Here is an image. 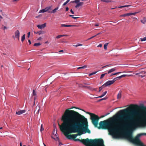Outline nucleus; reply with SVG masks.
<instances>
[{"label": "nucleus", "mask_w": 146, "mask_h": 146, "mask_svg": "<svg viewBox=\"0 0 146 146\" xmlns=\"http://www.w3.org/2000/svg\"><path fill=\"white\" fill-rule=\"evenodd\" d=\"M70 110L67 109L62 116L61 125L58 124L60 130L67 138L73 139L84 133H90L87 119L78 112Z\"/></svg>", "instance_id": "f257e3e1"}, {"label": "nucleus", "mask_w": 146, "mask_h": 146, "mask_svg": "<svg viewBox=\"0 0 146 146\" xmlns=\"http://www.w3.org/2000/svg\"><path fill=\"white\" fill-rule=\"evenodd\" d=\"M135 109L142 110V115L146 119V107L143 106H139L137 105L131 104L129 107L119 111L121 115L119 116L124 122L129 123L127 125L131 127L136 126L134 120L138 114V112L137 110Z\"/></svg>", "instance_id": "f03ea898"}, {"label": "nucleus", "mask_w": 146, "mask_h": 146, "mask_svg": "<svg viewBox=\"0 0 146 146\" xmlns=\"http://www.w3.org/2000/svg\"><path fill=\"white\" fill-rule=\"evenodd\" d=\"M119 111L115 115H114L113 117H110L106 120H104L103 121H101V128L102 129H106L108 130L109 131L110 133H113L114 131L117 130V129L115 127L116 125H119V124H116L115 121L117 119H119L120 121L123 123V124L121 125V127H123L127 128L129 129L127 133L125 135L126 137H127V135L129 133V131H130L131 132V135H132V130L133 129H135L138 125V122L135 121V119L134 121L136 123V126L133 127H131L128 125L127 124L129 123L125 122L123 121L119 116V115H121L119 111Z\"/></svg>", "instance_id": "7ed1b4c3"}, {"label": "nucleus", "mask_w": 146, "mask_h": 146, "mask_svg": "<svg viewBox=\"0 0 146 146\" xmlns=\"http://www.w3.org/2000/svg\"><path fill=\"white\" fill-rule=\"evenodd\" d=\"M75 141H79L86 146H100V138L90 139L88 138L80 139H73Z\"/></svg>", "instance_id": "20e7f679"}, {"label": "nucleus", "mask_w": 146, "mask_h": 146, "mask_svg": "<svg viewBox=\"0 0 146 146\" xmlns=\"http://www.w3.org/2000/svg\"><path fill=\"white\" fill-rule=\"evenodd\" d=\"M73 108H76L80 109L85 112L86 114H89L90 116V119L92 121V122L94 126L95 127H98L99 129H100V122L99 123V126L98 127V121L100 118L97 115L92 113H91L88 111H86L84 110L83 109H81L78 108H76L75 107H72L71 109Z\"/></svg>", "instance_id": "39448f33"}, {"label": "nucleus", "mask_w": 146, "mask_h": 146, "mask_svg": "<svg viewBox=\"0 0 146 146\" xmlns=\"http://www.w3.org/2000/svg\"><path fill=\"white\" fill-rule=\"evenodd\" d=\"M127 139L131 142L138 146H144L139 138L137 137L133 138L131 135V132L129 131L127 135Z\"/></svg>", "instance_id": "423d86ee"}, {"label": "nucleus", "mask_w": 146, "mask_h": 146, "mask_svg": "<svg viewBox=\"0 0 146 146\" xmlns=\"http://www.w3.org/2000/svg\"><path fill=\"white\" fill-rule=\"evenodd\" d=\"M117 78H114L113 80L110 81H108L105 83L104 84L101 86V90L102 89L106 86L110 85L113 84L114 82L117 79Z\"/></svg>", "instance_id": "0eeeda50"}, {"label": "nucleus", "mask_w": 146, "mask_h": 146, "mask_svg": "<svg viewBox=\"0 0 146 146\" xmlns=\"http://www.w3.org/2000/svg\"><path fill=\"white\" fill-rule=\"evenodd\" d=\"M135 75H138L142 78L145 77H146V71H141L139 73H136Z\"/></svg>", "instance_id": "6e6552de"}, {"label": "nucleus", "mask_w": 146, "mask_h": 146, "mask_svg": "<svg viewBox=\"0 0 146 146\" xmlns=\"http://www.w3.org/2000/svg\"><path fill=\"white\" fill-rule=\"evenodd\" d=\"M138 12H135L133 13H125L123 15H121L120 17H125L127 16H129L132 15H135Z\"/></svg>", "instance_id": "1a4fd4ad"}, {"label": "nucleus", "mask_w": 146, "mask_h": 146, "mask_svg": "<svg viewBox=\"0 0 146 146\" xmlns=\"http://www.w3.org/2000/svg\"><path fill=\"white\" fill-rule=\"evenodd\" d=\"M20 33L18 30H16L15 32V35L16 38L18 39V40H19Z\"/></svg>", "instance_id": "9d476101"}, {"label": "nucleus", "mask_w": 146, "mask_h": 146, "mask_svg": "<svg viewBox=\"0 0 146 146\" xmlns=\"http://www.w3.org/2000/svg\"><path fill=\"white\" fill-rule=\"evenodd\" d=\"M25 111H26L25 110H20L17 111H16V113L18 115H19L25 113Z\"/></svg>", "instance_id": "9b49d317"}, {"label": "nucleus", "mask_w": 146, "mask_h": 146, "mask_svg": "<svg viewBox=\"0 0 146 146\" xmlns=\"http://www.w3.org/2000/svg\"><path fill=\"white\" fill-rule=\"evenodd\" d=\"M46 26V23H44L41 25H38L37 26L38 29H42V28H44Z\"/></svg>", "instance_id": "f8f14e48"}, {"label": "nucleus", "mask_w": 146, "mask_h": 146, "mask_svg": "<svg viewBox=\"0 0 146 146\" xmlns=\"http://www.w3.org/2000/svg\"><path fill=\"white\" fill-rule=\"evenodd\" d=\"M52 138L56 140H57L58 139V136L56 134H54L53 132V135L52 136Z\"/></svg>", "instance_id": "ddd939ff"}, {"label": "nucleus", "mask_w": 146, "mask_h": 146, "mask_svg": "<svg viewBox=\"0 0 146 146\" xmlns=\"http://www.w3.org/2000/svg\"><path fill=\"white\" fill-rule=\"evenodd\" d=\"M61 26L62 27H76V26L75 25H66L65 24H61Z\"/></svg>", "instance_id": "4468645a"}, {"label": "nucleus", "mask_w": 146, "mask_h": 146, "mask_svg": "<svg viewBox=\"0 0 146 146\" xmlns=\"http://www.w3.org/2000/svg\"><path fill=\"white\" fill-rule=\"evenodd\" d=\"M58 9V7H57L54 9L53 10L51 11H49V13H54L56 12V11Z\"/></svg>", "instance_id": "2eb2a0df"}, {"label": "nucleus", "mask_w": 146, "mask_h": 146, "mask_svg": "<svg viewBox=\"0 0 146 146\" xmlns=\"http://www.w3.org/2000/svg\"><path fill=\"white\" fill-rule=\"evenodd\" d=\"M45 33L44 31H37V32H36L35 31L34 32V33L35 34H38L39 35H40L41 34H43Z\"/></svg>", "instance_id": "dca6fc26"}, {"label": "nucleus", "mask_w": 146, "mask_h": 146, "mask_svg": "<svg viewBox=\"0 0 146 146\" xmlns=\"http://www.w3.org/2000/svg\"><path fill=\"white\" fill-rule=\"evenodd\" d=\"M47 11L49 13V11H50L52 10V6H48L46 7Z\"/></svg>", "instance_id": "f3484780"}, {"label": "nucleus", "mask_w": 146, "mask_h": 146, "mask_svg": "<svg viewBox=\"0 0 146 146\" xmlns=\"http://www.w3.org/2000/svg\"><path fill=\"white\" fill-rule=\"evenodd\" d=\"M47 12L46 7L43 9L40 10L39 11V13H44Z\"/></svg>", "instance_id": "a211bd4d"}, {"label": "nucleus", "mask_w": 146, "mask_h": 146, "mask_svg": "<svg viewBox=\"0 0 146 146\" xmlns=\"http://www.w3.org/2000/svg\"><path fill=\"white\" fill-rule=\"evenodd\" d=\"M121 92H119L117 96V98L118 99L121 98Z\"/></svg>", "instance_id": "6ab92c4d"}, {"label": "nucleus", "mask_w": 146, "mask_h": 146, "mask_svg": "<svg viewBox=\"0 0 146 146\" xmlns=\"http://www.w3.org/2000/svg\"><path fill=\"white\" fill-rule=\"evenodd\" d=\"M146 135V133H141L138 134L137 135V136L136 137H137L138 138H139L142 135Z\"/></svg>", "instance_id": "aec40b11"}, {"label": "nucleus", "mask_w": 146, "mask_h": 146, "mask_svg": "<svg viewBox=\"0 0 146 146\" xmlns=\"http://www.w3.org/2000/svg\"><path fill=\"white\" fill-rule=\"evenodd\" d=\"M116 69L115 68H112L108 71V74H109L112 72L115 71Z\"/></svg>", "instance_id": "412c9836"}, {"label": "nucleus", "mask_w": 146, "mask_h": 146, "mask_svg": "<svg viewBox=\"0 0 146 146\" xmlns=\"http://www.w3.org/2000/svg\"><path fill=\"white\" fill-rule=\"evenodd\" d=\"M141 21L143 23L145 24L146 23V18L145 17H144L141 20Z\"/></svg>", "instance_id": "4be33fe9"}, {"label": "nucleus", "mask_w": 146, "mask_h": 146, "mask_svg": "<svg viewBox=\"0 0 146 146\" xmlns=\"http://www.w3.org/2000/svg\"><path fill=\"white\" fill-rule=\"evenodd\" d=\"M25 35L24 34L23 35L21 38V41L22 42H23L25 39Z\"/></svg>", "instance_id": "5701e85b"}, {"label": "nucleus", "mask_w": 146, "mask_h": 146, "mask_svg": "<svg viewBox=\"0 0 146 146\" xmlns=\"http://www.w3.org/2000/svg\"><path fill=\"white\" fill-rule=\"evenodd\" d=\"M131 6V5H124V6H119L118 7V8H123V7H127Z\"/></svg>", "instance_id": "b1692460"}, {"label": "nucleus", "mask_w": 146, "mask_h": 146, "mask_svg": "<svg viewBox=\"0 0 146 146\" xmlns=\"http://www.w3.org/2000/svg\"><path fill=\"white\" fill-rule=\"evenodd\" d=\"M107 91H106L103 92L102 94L101 95V98L105 96L107 93Z\"/></svg>", "instance_id": "393cba45"}, {"label": "nucleus", "mask_w": 146, "mask_h": 146, "mask_svg": "<svg viewBox=\"0 0 146 146\" xmlns=\"http://www.w3.org/2000/svg\"><path fill=\"white\" fill-rule=\"evenodd\" d=\"M100 34V33H98V34H97V35H94V36H92V37H90V38H88V39L87 40H90V39H92V38H94V37H95L97 35H99Z\"/></svg>", "instance_id": "a878e982"}, {"label": "nucleus", "mask_w": 146, "mask_h": 146, "mask_svg": "<svg viewBox=\"0 0 146 146\" xmlns=\"http://www.w3.org/2000/svg\"><path fill=\"white\" fill-rule=\"evenodd\" d=\"M87 67V66L86 65H84V66H82V67H78V69H81V68H82V69H84V68H86Z\"/></svg>", "instance_id": "bb28decb"}, {"label": "nucleus", "mask_w": 146, "mask_h": 146, "mask_svg": "<svg viewBox=\"0 0 146 146\" xmlns=\"http://www.w3.org/2000/svg\"><path fill=\"white\" fill-rule=\"evenodd\" d=\"M108 44V43H105L104 45V48L105 50H106L107 49V46Z\"/></svg>", "instance_id": "cd10ccee"}, {"label": "nucleus", "mask_w": 146, "mask_h": 146, "mask_svg": "<svg viewBox=\"0 0 146 146\" xmlns=\"http://www.w3.org/2000/svg\"><path fill=\"white\" fill-rule=\"evenodd\" d=\"M41 44L38 43H35L34 44V46H39Z\"/></svg>", "instance_id": "c85d7f7f"}, {"label": "nucleus", "mask_w": 146, "mask_h": 146, "mask_svg": "<svg viewBox=\"0 0 146 146\" xmlns=\"http://www.w3.org/2000/svg\"><path fill=\"white\" fill-rule=\"evenodd\" d=\"M80 1V0H75L74 1H72V3H75L77 4H78V3Z\"/></svg>", "instance_id": "c756f323"}, {"label": "nucleus", "mask_w": 146, "mask_h": 146, "mask_svg": "<svg viewBox=\"0 0 146 146\" xmlns=\"http://www.w3.org/2000/svg\"><path fill=\"white\" fill-rule=\"evenodd\" d=\"M101 146H105L104 144V140L102 139H101Z\"/></svg>", "instance_id": "7c9ffc66"}, {"label": "nucleus", "mask_w": 146, "mask_h": 146, "mask_svg": "<svg viewBox=\"0 0 146 146\" xmlns=\"http://www.w3.org/2000/svg\"><path fill=\"white\" fill-rule=\"evenodd\" d=\"M39 108H40L39 106H37L36 107V110L34 112H35V111L36 110L37 108L38 110H37V112L38 113H39Z\"/></svg>", "instance_id": "2f4dec72"}, {"label": "nucleus", "mask_w": 146, "mask_h": 146, "mask_svg": "<svg viewBox=\"0 0 146 146\" xmlns=\"http://www.w3.org/2000/svg\"><path fill=\"white\" fill-rule=\"evenodd\" d=\"M141 41H143L146 40V37H144L143 38H140Z\"/></svg>", "instance_id": "473e14b6"}, {"label": "nucleus", "mask_w": 146, "mask_h": 146, "mask_svg": "<svg viewBox=\"0 0 146 146\" xmlns=\"http://www.w3.org/2000/svg\"><path fill=\"white\" fill-rule=\"evenodd\" d=\"M69 16L70 17H72V18L76 19L78 18L79 17H74V15H69Z\"/></svg>", "instance_id": "72a5a7b5"}, {"label": "nucleus", "mask_w": 146, "mask_h": 146, "mask_svg": "<svg viewBox=\"0 0 146 146\" xmlns=\"http://www.w3.org/2000/svg\"><path fill=\"white\" fill-rule=\"evenodd\" d=\"M36 96V93L35 91V90H33V96Z\"/></svg>", "instance_id": "f704fd0d"}, {"label": "nucleus", "mask_w": 146, "mask_h": 146, "mask_svg": "<svg viewBox=\"0 0 146 146\" xmlns=\"http://www.w3.org/2000/svg\"><path fill=\"white\" fill-rule=\"evenodd\" d=\"M82 44H79V43L77 44L76 45H73V46H75L76 47H77L79 46H82Z\"/></svg>", "instance_id": "c9c22d12"}, {"label": "nucleus", "mask_w": 146, "mask_h": 146, "mask_svg": "<svg viewBox=\"0 0 146 146\" xmlns=\"http://www.w3.org/2000/svg\"><path fill=\"white\" fill-rule=\"evenodd\" d=\"M97 72H93L91 73H90L89 75V76H92V75H93V74H96V73Z\"/></svg>", "instance_id": "e433bc0d"}, {"label": "nucleus", "mask_w": 146, "mask_h": 146, "mask_svg": "<svg viewBox=\"0 0 146 146\" xmlns=\"http://www.w3.org/2000/svg\"><path fill=\"white\" fill-rule=\"evenodd\" d=\"M44 129L43 128V127L42 124L41 125V127H40V131L42 132V131H43L44 130Z\"/></svg>", "instance_id": "4c0bfd02"}, {"label": "nucleus", "mask_w": 146, "mask_h": 146, "mask_svg": "<svg viewBox=\"0 0 146 146\" xmlns=\"http://www.w3.org/2000/svg\"><path fill=\"white\" fill-rule=\"evenodd\" d=\"M108 97L106 96L104 98H101V101L103 100H106V99H108Z\"/></svg>", "instance_id": "58836bf2"}, {"label": "nucleus", "mask_w": 146, "mask_h": 146, "mask_svg": "<svg viewBox=\"0 0 146 146\" xmlns=\"http://www.w3.org/2000/svg\"><path fill=\"white\" fill-rule=\"evenodd\" d=\"M110 113H106V114H105V115H102V116H101V118H103V117H104L107 116V115H108Z\"/></svg>", "instance_id": "ea45409f"}, {"label": "nucleus", "mask_w": 146, "mask_h": 146, "mask_svg": "<svg viewBox=\"0 0 146 146\" xmlns=\"http://www.w3.org/2000/svg\"><path fill=\"white\" fill-rule=\"evenodd\" d=\"M106 74H107L106 73H104V74H101V78H103L104 77V76H105V75Z\"/></svg>", "instance_id": "a19ab883"}, {"label": "nucleus", "mask_w": 146, "mask_h": 146, "mask_svg": "<svg viewBox=\"0 0 146 146\" xmlns=\"http://www.w3.org/2000/svg\"><path fill=\"white\" fill-rule=\"evenodd\" d=\"M83 4V2H80L78 3V6H79L82 5Z\"/></svg>", "instance_id": "79ce46f5"}, {"label": "nucleus", "mask_w": 146, "mask_h": 146, "mask_svg": "<svg viewBox=\"0 0 146 146\" xmlns=\"http://www.w3.org/2000/svg\"><path fill=\"white\" fill-rule=\"evenodd\" d=\"M113 2V1L110 0H105V2L106 3H108V2Z\"/></svg>", "instance_id": "37998d69"}, {"label": "nucleus", "mask_w": 146, "mask_h": 146, "mask_svg": "<svg viewBox=\"0 0 146 146\" xmlns=\"http://www.w3.org/2000/svg\"><path fill=\"white\" fill-rule=\"evenodd\" d=\"M130 76V75H126V74H123V75H121V76H122V77L123 78V77H125V76Z\"/></svg>", "instance_id": "c03bdc74"}, {"label": "nucleus", "mask_w": 146, "mask_h": 146, "mask_svg": "<svg viewBox=\"0 0 146 146\" xmlns=\"http://www.w3.org/2000/svg\"><path fill=\"white\" fill-rule=\"evenodd\" d=\"M121 73V72H118L117 73H112L111 74V76L115 75L118 74H119V73Z\"/></svg>", "instance_id": "a18cd8bd"}, {"label": "nucleus", "mask_w": 146, "mask_h": 146, "mask_svg": "<svg viewBox=\"0 0 146 146\" xmlns=\"http://www.w3.org/2000/svg\"><path fill=\"white\" fill-rule=\"evenodd\" d=\"M62 37V36H61V35H59L57 36L56 37V38L57 39H58V38H60Z\"/></svg>", "instance_id": "49530a36"}, {"label": "nucleus", "mask_w": 146, "mask_h": 146, "mask_svg": "<svg viewBox=\"0 0 146 146\" xmlns=\"http://www.w3.org/2000/svg\"><path fill=\"white\" fill-rule=\"evenodd\" d=\"M85 87L87 88L90 90H91L92 89V88L90 86H85Z\"/></svg>", "instance_id": "de8ad7c7"}, {"label": "nucleus", "mask_w": 146, "mask_h": 146, "mask_svg": "<svg viewBox=\"0 0 146 146\" xmlns=\"http://www.w3.org/2000/svg\"><path fill=\"white\" fill-rule=\"evenodd\" d=\"M83 84L85 85H90V83L89 82L87 83H84Z\"/></svg>", "instance_id": "09e8293b"}, {"label": "nucleus", "mask_w": 146, "mask_h": 146, "mask_svg": "<svg viewBox=\"0 0 146 146\" xmlns=\"http://www.w3.org/2000/svg\"><path fill=\"white\" fill-rule=\"evenodd\" d=\"M30 32H29L28 33V35H27V37L28 38H29V36H30Z\"/></svg>", "instance_id": "8fccbe9b"}, {"label": "nucleus", "mask_w": 146, "mask_h": 146, "mask_svg": "<svg viewBox=\"0 0 146 146\" xmlns=\"http://www.w3.org/2000/svg\"><path fill=\"white\" fill-rule=\"evenodd\" d=\"M70 12L72 14H74V13L72 9L70 10Z\"/></svg>", "instance_id": "3c124183"}, {"label": "nucleus", "mask_w": 146, "mask_h": 146, "mask_svg": "<svg viewBox=\"0 0 146 146\" xmlns=\"http://www.w3.org/2000/svg\"><path fill=\"white\" fill-rule=\"evenodd\" d=\"M117 78H119V79H121V78H122L121 75L117 77Z\"/></svg>", "instance_id": "603ef678"}, {"label": "nucleus", "mask_w": 146, "mask_h": 146, "mask_svg": "<svg viewBox=\"0 0 146 146\" xmlns=\"http://www.w3.org/2000/svg\"><path fill=\"white\" fill-rule=\"evenodd\" d=\"M69 8L68 7H66V11H68V10Z\"/></svg>", "instance_id": "864d4df0"}, {"label": "nucleus", "mask_w": 146, "mask_h": 146, "mask_svg": "<svg viewBox=\"0 0 146 146\" xmlns=\"http://www.w3.org/2000/svg\"><path fill=\"white\" fill-rule=\"evenodd\" d=\"M42 39V38L41 37H39L38 39V40H40Z\"/></svg>", "instance_id": "5fc2aeb1"}, {"label": "nucleus", "mask_w": 146, "mask_h": 146, "mask_svg": "<svg viewBox=\"0 0 146 146\" xmlns=\"http://www.w3.org/2000/svg\"><path fill=\"white\" fill-rule=\"evenodd\" d=\"M67 3L66 2H65L63 4V6H65V5L67 4Z\"/></svg>", "instance_id": "6e6d98bb"}, {"label": "nucleus", "mask_w": 146, "mask_h": 146, "mask_svg": "<svg viewBox=\"0 0 146 146\" xmlns=\"http://www.w3.org/2000/svg\"><path fill=\"white\" fill-rule=\"evenodd\" d=\"M7 27L5 26H4L3 28V30H5V29H7Z\"/></svg>", "instance_id": "4d7b16f0"}, {"label": "nucleus", "mask_w": 146, "mask_h": 146, "mask_svg": "<svg viewBox=\"0 0 146 146\" xmlns=\"http://www.w3.org/2000/svg\"><path fill=\"white\" fill-rule=\"evenodd\" d=\"M28 42L30 44H31V40H29V39L28 40Z\"/></svg>", "instance_id": "13d9d810"}, {"label": "nucleus", "mask_w": 146, "mask_h": 146, "mask_svg": "<svg viewBox=\"0 0 146 146\" xmlns=\"http://www.w3.org/2000/svg\"><path fill=\"white\" fill-rule=\"evenodd\" d=\"M59 145H62V144L61 142H59Z\"/></svg>", "instance_id": "bf43d9fd"}, {"label": "nucleus", "mask_w": 146, "mask_h": 146, "mask_svg": "<svg viewBox=\"0 0 146 146\" xmlns=\"http://www.w3.org/2000/svg\"><path fill=\"white\" fill-rule=\"evenodd\" d=\"M78 7H79V6H78V4H77V5H76V6H75V7L77 8Z\"/></svg>", "instance_id": "052dcab7"}, {"label": "nucleus", "mask_w": 146, "mask_h": 146, "mask_svg": "<svg viewBox=\"0 0 146 146\" xmlns=\"http://www.w3.org/2000/svg\"><path fill=\"white\" fill-rule=\"evenodd\" d=\"M63 52V50H60L59 51V52Z\"/></svg>", "instance_id": "680f3d73"}, {"label": "nucleus", "mask_w": 146, "mask_h": 146, "mask_svg": "<svg viewBox=\"0 0 146 146\" xmlns=\"http://www.w3.org/2000/svg\"><path fill=\"white\" fill-rule=\"evenodd\" d=\"M61 36H62V37L64 36H68L67 35H61Z\"/></svg>", "instance_id": "e2e57ef3"}, {"label": "nucleus", "mask_w": 146, "mask_h": 146, "mask_svg": "<svg viewBox=\"0 0 146 146\" xmlns=\"http://www.w3.org/2000/svg\"><path fill=\"white\" fill-rule=\"evenodd\" d=\"M70 1V0H67L66 2L67 3H68Z\"/></svg>", "instance_id": "0e129e2a"}, {"label": "nucleus", "mask_w": 146, "mask_h": 146, "mask_svg": "<svg viewBox=\"0 0 146 146\" xmlns=\"http://www.w3.org/2000/svg\"><path fill=\"white\" fill-rule=\"evenodd\" d=\"M20 146H22V143L21 142H20Z\"/></svg>", "instance_id": "69168bd1"}, {"label": "nucleus", "mask_w": 146, "mask_h": 146, "mask_svg": "<svg viewBox=\"0 0 146 146\" xmlns=\"http://www.w3.org/2000/svg\"><path fill=\"white\" fill-rule=\"evenodd\" d=\"M98 47H100V44L98 45L97 46Z\"/></svg>", "instance_id": "338daca9"}, {"label": "nucleus", "mask_w": 146, "mask_h": 146, "mask_svg": "<svg viewBox=\"0 0 146 146\" xmlns=\"http://www.w3.org/2000/svg\"><path fill=\"white\" fill-rule=\"evenodd\" d=\"M103 1L104 2H105V0H101V1Z\"/></svg>", "instance_id": "774afa93"}]
</instances>
